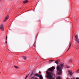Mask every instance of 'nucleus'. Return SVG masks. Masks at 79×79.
I'll use <instances>...</instances> for the list:
<instances>
[{
  "label": "nucleus",
  "mask_w": 79,
  "mask_h": 79,
  "mask_svg": "<svg viewBox=\"0 0 79 79\" xmlns=\"http://www.w3.org/2000/svg\"><path fill=\"white\" fill-rule=\"evenodd\" d=\"M54 61L55 60H50L49 62V63H52V61Z\"/></svg>",
  "instance_id": "nucleus-13"
},
{
  "label": "nucleus",
  "mask_w": 79,
  "mask_h": 79,
  "mask_svg": "<svg viewBox=\"0 0 79 79\" xmlns=\"http://www.w3.org/2000/svg\"><path fill=\"white\" fill-rule=\"evenodd\" d=\"M5 43H6V44H7V42H6V41L5 42Z\"/></svg>",
  "instance_id": "nucleus-25"
},
{
  "label": "nucleus",
  "mask_w": 79,
  "mask_h": 79,
  "mask_svg": "<svg viewBox=\"0 0 79 79\" xmlns=\"http://www.w3.org/2000/svg\"><path fill=\"white\" fill-rule=\"evenodd\" d=\"M35 75L36 76V77H39V75L38 74H35Z\"/></svg>",
  "instance_id": "nucleus-16"
},
{
  "label": "nucleus",
  "mask_w": 79,
  "mask_h": 79,
  "mask_svg": "<svg viewBox=\"0 0 79 79\" xmlns=\"http://www.w3.org/2000/svg\"><path fill=\"white\" fill-rule=\"evenodd\" d=\"M33 46L34 47H35V44H34Z\"/></svg>",
  "instance_id": "nucleus-22"
},
{
  "label": "nucleus",
  "mask_w": 79,
  "mask_h": 79,
  "mask_svg": "<svg viewBox=\"0 0 79 79\" xmlns=\"http://www.w3.org/2000/svg\"><path fill=\"white\" fill-rule=\"evenodd\" d=\"M73 61V59H71L69 61H68V63H71Z\"/></svg>",
  "instance_id": "nucleus-9"
},
{
  "label": "nucleus",
  "mask_w": 79,
  "mask_h": 79,
  "mask_svg": "<svg viewBox=\"0 0 79 79\" xmlns=\"http://www.w3.org/2000/svg\"><path fill=\"white\" fill-rule=\"evenodd\" d=\"M32 74H33V72H32V73L31 74L30 76H32Z\"/></svg>",
  "instance_id": "nucleus-20"
},
{
  "label": "nucleus",
  "mask_w": 79,
  "mask_h": 79,
  "mask_svg": "<svg viewBox=\"0 0 79 79\" xmlns=\"http://www.w3.org/2000/svg\"><path fill=\"white\" fill-rule=\"evenodd\" d=\"M9 17V15H7L6 16V17L5 18L3 21L4 22H6V21L8 19V18Z\"/></svg>",
  "instance_id": "nucleus-4"
},
{
  "label": "nucleus",
  "mask_w": 79,
  "mask_h": 79,
  "mask_svg": "<svg viewBox=\"0 0 79 79\" xmlns=\"http://www.w3.org/2000/svg\"><path fill=\"white\" fill-rule=\"evenodd\" d=\"M28 2V0H25L23 2V3L24 4H25V3H27Z\"/></svg>",
  "instance_id": "nucleus-6"
},
{
  "label": "nucleus",
  "mask_w": 79,
  "mask_h": 79,
  "mask_svg": "<svg viewBox=\"0 0 79 79\" xmlns=\"http://www.w3.org/2000/svg\"><path fill=\"white\" fill-rule=\"evenodd\" d=\"M64 63H61L60 65H58L57 66V71H58L57 75L58 76H60V75L62 74V71H61L62 69H63L64 67Z\"/></svg>",
  "instance_id": "nucleus-2"
},
{
  "label": "nucleus",
  "mask_w": 79,
  "mask_h": 79,
  "mask_svg": "<svg viewBox=\"0 0 79 79\" xmlns=\"http://www.w3.org/2000/svg\"><path fill=\"white\" fill-rule=\"evenodd\" d=\"M55 69V67H52L48 69L46 71L47 75L46 77L47 79H54L55 78V75L52 73L53 71Z\"/></svg>",
  "instance_id": "nucleus-1"
},
{
  "label": "nucleus",
  "mask_w": 79,
  "mask_h": 79,
  "mask_svg": "<svg viewBox=\"0 0 79 79\" xmlns=\"http://www.w3.org/2000/svg\"><path fill=\"white\" fill-rule=\"evenodd\" d=\"M14 67H15V68H16V69H18L19 68L18 67V66H16V65H14Z\"/></svg>",
  "instance_id": "nucleus-14"
},
{
  "label": "nucleus",
  "mask_w": 79,
  "mask_h": 79,
  "mask_svg": "<svg viewBox=\"0 0 79 79\" xmlns=\"http://www.w3.org/2000/svg\"><path fill=\"white\" fill-rule=\"evenodd\" d=\"M76 49H77V48H76Z\"/></svg>",
  "instance_id": "nucleus-29"
},
{
  "label": "nucleus",
  "mask_w": 79,
  "mask_h": 79,
  "mask_svg": "<svg viewBox=\"0 0 79 79\" xmlns=\"http://www.w3.org/2000/svg\"><path fill=\"white\" fill-rule=\"evenodd\" d=\"M40 79H43V77H42V75H40Z\"/></svg>",
  "instance_id": "nucleus-11"
},
{
  "label": "nucleus",
  "mask_w": 79,
  "mask_h": 79,
  "mask_svg": "<svg viewBox=\"0 0 79 79\" xmlns=\"http://www.w3.org/2000/svg\"><path fill=\"white\" fill-rule=\"evenodd\" d=\"M34 79H39L37 77H35V78L34 77Z\"/></svg>",
  "instance_id": "nucleus-21"
},
{
  "label": "nucleus",
  "mask_w": 79,
  "mask_h": 79,
  "mask_svg": "<svg viewBox=\"0 0 79 79\" xmlns=\"http://www.w3.org/2000/svg\"><path fill=\"white\" fill-rule=\"evenodd\" d=\"M6 40H7V38H6Z\"/></svg>",
  "instance_id": "nucleus-27"
},
{
  "label": "nucleus",
  "mask_w": 79,
  "mask_h": 79,
  "mask_svg": "<svg viewBox=\"0 0 79 79\" xmlns=\"http://www.w3.org/2000/svg\"><path fill=\"white\" fill-rule=\"evenodd\" d=\"M23 58L24 60H26V56H23Z\"/></svg>",
  "instance_id": "nucleus-17"
},
{
  "label": "nucleus",
  "mask_w": 79,
  "mask_h": 79,
  "mask_svg": "<svg viewBox=\"0 0 79 79\" xmlns=\"http://www.w3.org/2000/svg\"><path fill=\"white\" fill-rule=\"evenodd\" d=\"M1 0H0V1H1Z\"/></svg>",
  "instance_id": "nucleus-30"
},
{
  "label": "nucleus",
  "mask_w": 79,
  "mask_h": 79,
  "mask_svg": "<svg viewBox=\"0 0 79 79\" xmlns=\"http://www.w3.org/2000/svg\"><path fill=\"white\" fill-rule=\"evenodd\" d=\"M76 79H79V77H77Z\"/></svg>",
  "instance_id": "nucleus-23"
},
{
  "label": "nucleus",
  "mask_w": 79,
  "mask_h": 79,
  "mask_svg": "<svg viewBox=\"0 0 79 79\" xmlns=\"http://www.w3.org/2000/svg\"><path fill=\"white\" fill-rule=\"evenodd\" d=\"M6 39H7V36H6Z\"/></svg>",
  "instance_id": "nucleus-26"
},
{
  "label": "nucleus",
  "mask_w": 79,
  "mask_h": 79,
  "mask_svg": "<svg viewBox=\"0 0 79 79\" xmlns=\"http://www.w3.org/2000/svg\"><path fill=\"white\" fill-rule=\"evenodd\" d=\"M75 40L76 42L78 43V44H79V39H75Z\"/></svg>",
  "instance_id": "nucleus-7"
},
{
  "label": "nucleus",
  "mask_w": 79,
  "mask_h": 79,
  "mask_svg": "<svg viewBox=\"0 0 79 79\" xmlns=\"http://www.w3.org/2000/svg\"><path fill=\"white\" fill-rule=\"evenodd\" d=\"M10 0V1H11V0Z\"/></svg>",
  "instance_id": "nucleus-28"
},
{
  "label": "nucleus",
  "mask_w": 79,
  "mask_h": 79,
  "mask_svg": "<svg viewBox=\"0 0 79 79\" xmlns=\"http://www.w3.org/2000/svg\"><path fill=\"white\" fill-rule=\"evenodd\" d=\"M77 73H79V69H78L77 71Z\"/></svg>",
  "instance_id": "nucleus-19"
},
{
  "label": "nucleus",
  "mask_w": 79,
  "mask_h": 79,
  "mask_svg": "<svg viewBox=\"0 0 79 79\" xmlns=\"http://www.w3.org/2000/svg\"><path fill=\"white\" fill-rule=\"evenodd\" d=\"M28 76H29V74H28L27 75V76H26V77H25V79H27V78Z\"/></svg>",
  "instance_id": "nucleus-18"
},
{
  "label": "nucleus",
  "mask_w": 79,
  "mask_h": 79,
  "mask_svg": "<svg viewBox=\"0 0 79 79\" xmlns=\"http://www.w3.org/2000/svg\"><path fill=\"white\" fill-rule=\"evenodd\" d=\"M71 44L70 43V44L69 45V48L68 49L67 51H68V50H69V48H70V47H71Z\"/></svg>",
  "instance_id": "nucleus-12"
},
{
  "label": "nucleus",
  "mask_w": 79,
  "mask_h": 79,
  "mask_svg": "<svg viewBox=\"0 0 79 79\" xmlns=\"http://www.w3.org/2000/svg\"><path fill=\"white\" fill-rule=\"evenodd\" d=\"M60 61V60H57L56 61H55V63H56L58 65V63H59Z\"/></svg>",
  "instance_id": "nucleus-8"
},
{
  "label": "nucleus",
  "mask_w": 79,
  "mask_h": 79,
  "mask_svg": "<svg viewBox=\"0 0 79 79\" xmlns=\"http://www.w3.org/2000/svg\"><path fill=\"white\" fill-rule=\"evenodd\" d=\"M56 79H61V77H60L58 76L56 78Z\"/></svg>",
  "instance_id": "nucleus-15"
},
{
  "label": "nucleus",
  "mask_w": 79,
  "mask_h": 79,
  "mask_svg": "<svg viewBox=\"0 0 79 79\" xmlns=\"http://www.w3.org/2000/svg\"><path fill=\"white\" fill-rule=\"evenodd\" d=\"M69 74L71 76H72L73 74V73H72V71H69Z\"/></svg>",
  "instance_id": "nucleus-5"
},
{
  "label": "nucleus",
  "mask_w": 79,
  "mask_h": 79,
  "mask_svg": "<svg viewBox=\"0 0 79 79\" xmlns=\"http://www.w3.org/2000/svg\"><path fill=\"white\" fill-rule=\"evenodd\" d=\"M0 29L2 31H4V27H3V25L2 24L0 25Z\"/></svg>",
  "instance_id": "nucleus-3"
},
{
  "label": "nucleus",
  "mask_w": 79,
  "mask_h": 79,
  "mask_svg": "<svg viewBox=\"0 0 79 79\" xmlns=\"http://www.w3.org/2000/svg\"><path fill=\"white\" fill-rule=\"evenodd\" d=\"M39 73L40 74V73H41V72H40V71Z\"/></svg>",
  "instance_id": "nucleus-24"
},
{
  "label": "nucleus",
  "mask_w": 79,
  "mask_h": 79,
  "mask_svg": "<svg viewBox=\"0 0 79 79\" xmlns=\"http://www.w3.org/2000/svg\"><path fill=\"white\" fill-rule=\"evenodd\" d=\"M75 39H78V35H76L75 36Z\"/></svg>",
  "instance_id": "nucleus-10"
}]
</instances>
